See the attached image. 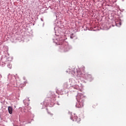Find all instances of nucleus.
Listing matches in <instances>:
<instances>
[{"instance_id":"obj_1","label":"nucleus","mask_w":126,"mask_h":126,"mask_svg":"<svg viewBox=\"0 0 126 126\" xmlns=\"http://www.w3.org/2000/svg\"><path fill=\"white\" fill-rule=\"evenodd\" d=\"M84 105V99H80L79 101L76 104L77 108H82Z\"/></svg>"},{"instance_id":"obj_2","label":"nucleus","mask_w":126,"mask_h":126,"mask_svg":"<svg viewBox=\"0 0 126 126\" xmlns=\"http://www.w3.org/2000/svg\"><path fill=\"white\" fill-rule=\"evenodd\" d=\"M78 98H79L80 100H82L84 98V95L81 93H79L77 95Z\"/></svg>"},{"instance_id":"obj_3","label":"nucleus","mask_w":126,"mask_h":126,"mask_svg":"<svg viewBox=\"0 0 126 126\" xmlns=\"http://www.w3.org/2000/svg\"><path fill=\"white\" fill-rule=\"evenodd\" d=\"M74 118L75 119V121L76 122H77V123H79V122H80L81 121L80 118L77 117V116H74Z\"/></svg>"},{"instance_id":"obj_4","label":"nucleus","mask_w":126,"mask_h":126,"mask_svg":"<svg viewBox=\"0 0 126 126\" xmlns=\"http://www.w3.org/2000/svg\"><path fill=\"white\" fill-rule=\"evenodd\" d=\"M8 112L11 114H12V107L11 106H9L8 107Z\"/></svg>"},{"instance_id":"obj_5","label":"nucleus","mask_w":126,"mask_h":126,"mask_svg":"<svg viewBox=\"0 0 126 126\" xmlns=\"http://www.w3.org/2000/svg\"><path fill=\"white\" fill-rule=\"evenodd\" d=\"M70 37L71 39H73V38L74 37V34H73V33L71 34Z\"/></svg>"},{"instance_id":"obj_6","label":"nucleus","mask_w":126,"mask_h":126,"mask_svg":"<svg viewBox=\"0 0 126 126\" xmlns=\"http://www.w3.org/2000/svg\"><path fill=\"white\" fill-rule=\"evenodd\" d=\"M24 112H25V113H26L27 111H26V109H24Z\"/></svg>"},{"instance_id":"obj_7","label":"nucleus","mask_w":126,"mask_h":126,"mask_svg":"<svg viewBox=\"0 0 126 126\" xmlns=\"http://www.w3.org/2000/svg\"><path fill=\"white\" fill-rule=\"evenodd\" d=\"M51 117H53V114H51Z\"/></svg>"},{"instance_id":"obj_8","label":"nucleus","mask_w":126,"mask_h":126,"mask_svg":"<svg viewBox=\"0 0 126 126\" xmlns=\"http://www.w3.org/2000/svg\"><path fill=\"white\" fill-rule=\"evenodd\" d=\"M67 51V50H66L65 51V52H66Z\"/></svg>"},{"instance_id":"obj_9","label":"nucleus","mask_w":126,"mask_h":126,"mask_svg":"<svg viewBox=\"0 0 126 126\" xmlns=\"http://www.w3.org/2000/svg\"><path fill=\"white\" fill-rule=\"evenodd\" d=\"M94 106H95V105H94V106H93V108H94Z\"/></svg>"}]
</instances>
